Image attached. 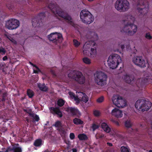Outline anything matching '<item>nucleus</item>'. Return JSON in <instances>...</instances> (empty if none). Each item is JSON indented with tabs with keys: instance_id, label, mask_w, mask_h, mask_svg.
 <instances>
[{
	"instance_id": "f257e3e1",
	"label": "nucleus",
	"mask_w": 152,
	"mask_h": 152,
	"mask_svg": "<svg viewBox=\"0 0 152 152\" xmlns=\"http://www.w3.org/2000/svg\"><path fill=\"white\" fill-rule=\"evenodd\" d=\"M48 8L56 16L60 17L66 21L68 23L73 26L74 23L71 16L67 13L63 11L56 3H50L48 5Z\"/></svg>"
},
{
	"instance_id": "f03ea898",
	"label": "nucleus",
	"mask_w": 152,
	"mask_h": 152,
	"mask_svg": "<svg viewBox=\"0 0 152 152\" xmlns=\"http://www.w3.org/2000/svg\"><path fill=\"white\" fill-rule=\"evenodd\" d=\"M129 21L124 27L121 29L122 32L127 33L129 35H132L137 31V27L136 25L133 24L135 20V18L132 15H129L127 16Z\"/></svg>"
},
{
	"instance_id": "7ed1b4c3",
	"label": "nucleus",
	"mask_w": 152,
	"mask_h": 152,
	"mask_svg": "<svg viewBox=\"0 0 152 152\" xmlns=\"http://www.w3.org/2000/svg\"><path fill=\"white\" fill-rule=\"evenodd\" d=\"M135 106L140 111H147L151 107L152 103L145 99H140L136 102Z\"/></svg>"
},
{
	"instance_id": "20e7f679",
	"label": "nucleus",
	"mask_w": 152,
	"mask_h": 152,
	"mask_svg": "<svg viewBox=\"0 0 152 152\" xmlns=\"http://www.w3.org/2000/svg\"><path fill=\"white\" fill-rule=\"evenodd\" d=\"M69 77L72 78L80 85L84 84L86 82V78L82 73L79 71H73L70 72L68 75Z\"/></svg>"
},
{
	"instance_id": "39448f33",
	"label": "nucleus",
	"mask_w": 152,
	"mask_h": 152,
	"mask_svg": "<svg viewBox=\"0 0 152 152\" xmlns=\"http://www.w3.org/2000/svg\"><path fill=\"white\" fill-rule=\"evenodd\" d=\"M94 80L98 85L103 86L107 84V75L102 71H97L94 74Z\"/></svg>"
},
{
	"instance_id": "423d86ee",
	"label": "nucleus",
	"mask_w": 152,
	"mask_h": 152,
	"mask_svg": "<svg viewBox=\"0 0 152 152\" xmlns=\"http://www.w3.org/2000/svg\"><path fill=\"white\" fill-rule=\"evenodd\" d=\"M121 61L120 56L116 54H112L109 57L108 64L110 68L114 69L116 68Z\"/></svg>"
},
{
	"instance_id": "0eeeda50",
	"label": "nucleus",
	"mask_w": 152,
	"mask_h": 152,
	"mask_svg": "<svg viewBox=\"0 0 152 152\" xmlns=\"http://www.w3.org/2000/svg\"><path fill=\"white\" fill-rule=\"evenodd\" d=\"M115 6L118 11L124 12L127 11L130 7L129 2L127 0H117Z\"/></svg>"
},
{
	"instance_id": "6e6552de",
	"label": "nucleus",
	"mask_w": 152,
	"mask_h": 152,
	"mask_svg": "<svg viewBox=\"0 0 152 152\" xmlns=\"http://www.w3.org/2000/svg\"><path fill=\"white\" fill-rule=\"evenodd\" d=\"M80 16L82 21L86 24H90L94 21V18L91 14L86 10L81 11Z\"/></svg>"
},
{
	"instance_id": "1a4fd4ad",
	"label": "nucleus",
	"mask_w": 152,
	"mask_h": 152,
	"mask_svg": "<svg viewBox=\"0 0 152 152\" xmlns=\"http://www.w3.org/2000/svg\"><path fill=\"white\" fill-rule=\"evenodd\" d=\"M83 47L85 48V50H87V49L91 48L90 56L92 58L96 56L97 54V46L95 42L92 41H88L85 43Z\"/></svg>"
},
{
	"instance_id": "9d476101",
	"label": "nucleus",
	"mask_w": 152,
	"mask_h": 152,
	"mask_svg": "<svg viewBox=\"0 0 152 152\" xmlns=\"http://www.w3.org/2000/svg\"><path fill=\"white\" fill-rule=\"evenodd\" d=\"M46 12H42L33 18L32 20L33 26L34 27H36L41 26L42 24V20L44 19L46 16Z\"/></svg>"
},
{
	"instance_id": "9b49d317",
	"label": "nucleus",
	"mask_w": 152,
	"mask_h": 152,
	"mask_svg": "<svg viewBox=\"0 0 152 152\" xmlns=\"http://www.w3.org/2000/svg\"><path fill=\"white\" fill-rule=\"evenodd\" d=\"M140 6L144 7H138L137 10L142 15H145L149 10V3L147 0H138L137 6Z\"/></svg>"
},
{
	"instance_id": "f8f14e48",
	"label": "nucleus",
	"mask_w": 152,
	"mask_h": 152,
	"mask_svg": "<svg viewBox=\"0 0 152 152\" xmlns=\"http://www.w3.org/2000/svg\"><path fill=\"white\" fill-rule=\"evenodd\" d=\"M112 100L113 103L118 107L123 108L126 104V100L119 95L114 96Z\"/></svg>"
},
{
	"instance_id": "ddd939ff",
	"label": "nucleus",
	"mask_w": 152,
	"mask_h": 152,
	"mask_svg": "<svg viewBox=\"0 0 152 152\" xmlns=\"http://www.w3.org/2000/svg\"><path fill=\"white\" fill-rule=\"evenodd\" d=\"M47 37L49 40L56 44L61 42L63 39L62 34L57 32L51 33Z\"/></svg>"
},
{
	"instance_id": "4468645a",
	"label": "nucleus",
	"mask_w": 152,
	"mask_h": 152,
	"mask_svg": "<svg viewBox=\"0 0 152 152\" xmlns=\"http://www.w3.org/2000/svg\"><path fill=\"white\" fill-rule=\"evenodd\" d=\"M20 25L19 21L17 19L12 18L7 20L6 23V27L9 29L13 30L18 28Z\"/></svg>"
},
{
	"instance_id": "2eb2a0df",
	"label": "nucleus",
	"mask_w": 152,
	"mask_h": 152,
	"mask_svg": "<svg viewBox=\"0 0 152 152\" xmlns=\"http://www.w3.org/2000/svg\"><path fill=\"white\" fill-rule=\"evenodd\" d=\"M133 62L136 65L141 67L146 66L145 62L141 56H137L134 57L132 60Z\"/></svg>"
},
{
	"instance_id": "dca6fc26",
	"label": "nucleus",
	"mask_w": 152,
	"mask_h": 152,
	"mask_svg": "<svg viewBox=\"0 0 152 152\" xmlns=\"http://www.w3.org/2000/svg\"><path fill=\"white\" fill-rule=\"evenodd\" d=\"M50 113L54 115H57L58 117L61 118L63 116L62 113L58 107H50L49 108Z\"/></svg>"
},
{
	"instance_id": "f3484780",
	"label": "nucleus",
	"mask_w": 152,
	"mask_h": 152,
	"mask_svg": "<svg viewBox=\"0 0 152 152\" xmlns=\"http://www.w3.org/2000/svg\"><path fill=\"white\" fill-rule=\"evenodd\" d=\"M66 110L68 112L70 111L73 115H75L78 117H79L81 115L80 113L77 108L68 107L66 108Z\"/></svg>"
},
{
	"instance_id": "a211bd4d",
	"label": "nucleus",
	"mask_w": 152,
	"mask_h": 152,
	"mask_svg": "<svg viewBox=\"0 0 152 152\" xmlns=\"http://www.w3.org/2000/svg\"><path fill=\"white\" fill-rule=\"evenodd\" d=\"M111 114L118 118H121L123 116L122 111L116 108L112 110Z\"/></svg>"
},
{
	"instance_id": "6ab92c4d",
	"label": "nucleus",
	"mask_w": 152,
	"mask_h": 152,
	"mask_svg": "<svg viewBox=\"0 0 152 152\" xmlns=\"http://www.w3.org/2000/svg\"><path fill=\"white\" fill-rule=\"evenodd\" d=\"M134 77L133 75H126L124 76L125 81L129 84H132L134 82Z\"/></svg>"
},
{
	"instance_id": "aec40b11",
	"label": "nucleus",
	"mask_w": 152,
	"mask_h": 152,
	"mask_svg": "<svg viewBox=\"0 0 152 152\" xmlns=\"http://www.w3.org/2000/svg\"><path fill=\"white\" fill-rule=\"evenodd\" d=\"M38 87L42 91L47 92L48 90V86H46L44 83L41 84L40 83H37Z\"/></svg>"
},
{
	"instance_id": "412c9836",
	"label": "nucleus",
	"mask_w": 152,
	"mask_h": 152,
	"mask_svg": "<svg viewBox=\"0 0 152 152\" xmlns=\"http://www.w3.org/2000/svg\"><path fill=\"white\" fill-rule=\"evenodd\" d=\"M101 127L103 130L106 132L109 133L111 131V128L105 122H102V123Z\"/></svg>"
},
{
	"instance_id": "4be33fe9",
	"label": "nucleus",
	"mask_w": 152,
	"mask_h": 152,
	"mask_svg": "<svg viewBox=\"0 0 152 152\" xmlns=\"http://www.w3.org/2000/svg\"><path fill=\"white\" fill-rule=\"evenodd\" d=\"M80 95L82 96V97H80L79 98L81 99H80L83 102L86 103L88 100V98L87 95L84 93L83 92H80Z\"/></svg>"
},
{
	"instance_id": "5701e85b",
	"label": "nucleus",
	"mask_w": 152,
	"mask_h": 152,
	"mask_svg": "<svg viewBox=\"0 0 152 152\" xmlns=\"http://www.w3.org/2000/svg\"><path fill=\"white\" fill-rule=\"evenodd\" d=\"M151 78H150V76L146 74L145 75L144 77V81H142V84L145 85L149 82V80Z\"/></svg>"
},
{
	"instance_id": "b1692460",
	"label": "nucleus",
	"mask_w": 152,
	"mask_h": 152,
	"mask_svg": "<svg viewBox=\"0 0 152 152\" xmlns=\"http://www.w3.org/2000/svg\"><path fill=\"white\" fill-rule=\"evenodd\" d=\"M42 140L40 139H38L35 140L34 145L36 147H40L42 145Z\"/></svg>"
},
{
	"instance_id": "393cba45",
	"label": "nucleus",
	"mask_w": 152,
	"mask_h": 152,
	"mask_svg": "<svg viewBox=\"0 0 152 152\" xmlns=\"http://www.w3.org/2000/svg\"><path fill=\"white\" fill-rule=\"evenodd\" d=\"M28 113L29 114V115L31 117L33 118V119L36 121L38 122L39 120V116L37 115H35L33 113L28 112Z\"/></svg>"
},
{
	"instance_id": "a878e982",
	"label": "nucleus",
	"mask_w": 152,
	"mask_h": 152,
	"mask_svg": "<svg viewBox=\"0 0 152 152\" xmlns=\"http://www.w3.org/2000/svg\"><path fill=\"white\" fill-rule=\"evenodd\" d=\"M7 95V91H5L1 95V98H0L1 101L2 102L3 104H4V102L6 99V97Z\"/></svg>"
},
{
	"instance_id": "bb28decb",
	"label": "nucleus",
	"mask_w": 152,
	"mask_h": 152,
	"mask_svg": "<svg viewBox=\"0 0 152 152\" xmlns=\"http://www.w3.org/2000/svg\"><path fill=\"white\" fill-rule=\"evenodd\" d=\"M73 122L76 125H81L83 123V121L77 118H75L73 120Z\"/></svg>"
},
{
	"instance_id": "cd10ccee",
	"label": "nucleus",
	"mask_w": 152,
	"mask_h": 152,
	"mask_svg": "<svg viewBox=\"0 0 152 152\" xmlns=\"http://www.w3.org/2000/svg\"><path fill=\"white\" fill-rule=\"evenodd\" d=\"M70 97L72 98H73L75 101L79 102L80 99L77 97L72 92H69L68 93Z\"/></svg>"
},
{
	"instance_id": "c85d7f7f",
	"label": "nucleus",
	"mask_w": 152,
	"mask_h": 152,
	"mask_svg": "<svg viewBox=\"0 0 152 152\" xmlns=\"http://www.w3.org/2000/svg\"><path fill=\"white\" fill-rule=\"evenodd\" d=\"M78 137L79 139L81 140H86L88 139V137L87 135L83 133L78 134Z\"/></svg>"
},
{
	"instance_id": "c756f323",
	"label": "nucleus",
	"mask_w": 152,
	"mask_h": 152,
	"mask_svg": "<svg viewBox=\"0 0 152 152\" xmlns=\"http://www.w3.org/2000/svg\"><path fill=\"white\" fill-rule=\"evenodd\" d=\"M124 125L126 128H129L132 126V124L130 120H127L125 122Z\"/></svg>"
},
{
	"instance_id": "7c9ffc66",
	"label": "nucleus",
	"mask_w": 152,
	"mask_h": 152,
	"mask_svg": "<svg viewBox=\"0 0 152 152\" xmlns=\"http://www.w3.org/2000/svg\"><path fill=\"white\" fill-rule=\"evenodd\" d=\"M65 103V101L63 99H59L57 101V105L60 107L63 106Z\"/></svg>"
},
{
	"instance_id": "2f4dec72",
	"label": "nucleus",
	"mask_w": 152,
	"mask_h": 152,
	"mask_svg": "<svg viewBox=\"0 0 152 152\" xmlns=\"http://www.w3.org/2000/svg\"><path fill=\"white\" fill-rule=\"evenodd\" d=\"M27 93L28 96L30 98H32L34 95L33 91L30 89H28L27 90Z\"/></svg>"
},
{
	"instance_id": "473e14b6",
	"label": "nucleus",
	"mask_w": 152,
	"mask_h": 152,
	"mask_svg": "<svg viewBox=\"0 0 152 152\" xmlns=\"http://www.w3.org/2000/svg\"><path fill=\"white\" fill-rule=\"evenodd\" d=\"M99 127V125L96 124L95 123H93L91 126V129H92L93 131H94L96 129H98Z\"/></svg>"
},
{
	"instance_id": "72a5a7b5",
	"label": "nucleus",
	"mask_w": 152,
	"mask_h": 152,
	"mask_svg": "<svg viewBox=\"0 0 152 152\" xmlns=\"http://www.w3.org/2000/svg\"><path fill=\"white\" fill-rule=\"evenodd\" d=\"M4 35L12 42L14 44H17V42L15 40V39L12 37L10 36L7 35L6 34H5Z\"/></svg>"
},
{
	"instance_id": "f704fd0d",
	"label": "nucleus",
	"mask_w": 152,
	"mask_h": 152,
	"mask_svg": "<svg viewBox=\"0 0 152 152\" xmlns=\"http://www.w3.org/2000/svg\"><path fill=\"white\" fill-rule=\"evenodd\" d=\"M55 127L58 128H62V125L61 121H58L55 122L54 125Z\"/></svg>"
},
{
	"instance_id": "c9c22d12",
	"label": "nucleus",
	"mask_w": 152,
	"mask_h": 152,
	"mask_svg": "<svg viewBox=\"0 0 152 152\" xmlns=\"http://www.w3.org/2000/svg\"><path fill=\"white\" fill-rule=\"evenodd\" d=\"M58 131L62 137L65 136L66 132L64 129L62 128H60L58 129Z\"/></svg>"
},
{
	"instance_id": "e433bc0d",
	"label": "nucleus",
	"mask_w": 152,
	"mask_h": 152,
	"mask_svg": "<svg viewBox=\"0 0 152 152\" xmlns=\"http://www.w3.org/2000/svg\"><path fill=\"white\" fill-rule=\"evenodd\" d=\"M83 62L85 64H89L91 63V60L88 58L86 57L83 59Z\"/></svg>"
},
{
	"instance_id": "4c0bfd02",
	"label": "nucleus",
	"mask_w": 152,
	"mask_h": 152,
	"mask_svg": "<svg viewBox=\"0 0 152 152\" xmlns=\"http://www.w3.org/2000/svg\"><path fill=\"white\" fill-rule=\"evenodd\" d=\"M121 152H129L130 150L125 146H122L120 148Z\"/></svg>"
},
{
	"instance_id": "58836bf2",
	"label": "nucleus",
	"mask_w": 152,
	"mask_h": 152,
	"mask_svg": "<svg viewBox=\"0 0 152 152\" xmlns=\"http://www.w3.org/2000/svg\"><path fill=\"white\" fill-rule=\"evenodd\" d=\"M73 43L74 45L76 47H78L80 44V43L78 41L75 39L73 40Z\"/></svg>"
},
{
	"instance_id": "ea45409f",
	"label": "nucleus",
	"mask_w": 152,
	"mask_h": 152,
	"mask_svg": "<svg viewBox=\"0 0 152 152\" xmlns=\"http://www.w3.org/2000/svg\"><path fill=\"white\" fill-rule=\"evenodd\" d=\"M13 152H22L21 148L19 147H14Z\"/></svg>"
},
{
	"instance_id": "a19ab883",
	"label": "nucleus",
	"mask_w": 152,
	"mask_h": 152,
	"mask_svg": "<svg viewBox=\"0 0 152 152\" xmlns=\"http://www.w3.org/2000/svg\"><path fill=\"white\" fill-rule=\"evenodd\" d=\"M94 114L95 116L98 117L100 115V113L98 110H95L94 111Z\"/></svg>"
},
{
	"instance_id": "79ce46f5",
	"label": "nucleus",
	"mask_w": 152,
	"mask_h": 152,
	"mask_svg": "<svg viewBox=\"0 0 152 152\" xmlns=\"http://www.w3.org/2000/svg\"><path fill=\"white\" fill-rule=\"evenodd\" d=\"M145 37L148 39H151L152 38V37L151 35L149 33H146Z\"/></svg>"
},
{
	"instance_id": "37998d69",
	"label": "nucleus",
	"mask_w": 152,
	"mask_h": 152,
	"mask_svg": "<svg viewBox=\"0 0 152 152\" xmlns=\"http://www.w3.org/2000/svg\"><path fill=\"white\" fill-rule=\"evenodd\" d=\"M7 6L9 10H12L14 7V6L12 4L8 3Z\"/></svg>"
},
{
	"instance_id": "c03bdc74",
	"label": "nucleus",
	"mask_w": 152,
	"mask_h": 152,
	"mask_svg": "<svg viewBox=\"0 0 152 152\" xmlns=\"http://www.w3.org/2000/svg\"><path fill=\"white\" fill-rule=\"evenodd\" d=\"M103 100L104 97L103 96H102L98 98L97 99L96 101L97 102L99 103H101L103 101Z\"/></svg>"
},
{
	"instance_id": "a18cd8bd",
	"label": "nucleus",
	"mask_w": 152,
	"mask_h": 152,
	"mask_svg": "<svg viewBox=\"0 0 152 152\" xmlns=\"http://www.w3.org/2000/svg\"><path fill=\"white\" fill-rule=\"evenodd\" d=\"M6 51L5 49L2 47H0V53H3L4 54H5Z\"/></svg>"
},
{
	"instance_id": "49530a36",
	"label": "nucleus",
	"mask_w": 152,
	"mask_h": 152,
	"mask_svg": "<svg viewBox=\"0 0 152 152\" xmlns=\"http://www.w3.org/2000/svg\"><path fill=\"white\" fill-rule=\"evenodd\" d=\"M14 147H9L7 148V149L6 150V152H9L10 151H14Z\"/></svg>"
},
{
	"instance_id": "de8ad7c7",
	"label": "nucleus",
	"mask_w": 152,
	"mask_h": 152,
	"mask_svg": "<svg viewBox=\"0 0 152 152\" xmlns=\"http://www.w3.org/2000/svg\"><path fill=\"white\" fill-rule=\"evenodd\" d=\"M69 137L70 139L72 140L74 139L75 138V135L73 133H71L69 135Z\"/></svg>"
},
{
	"instance_id": "09e8293b",
	"label": "nucleus",
	"mask_w": 152,
	"mask_h": 152,
	"mask_svg": "<svg viewBox=\"0 0 152 152\" xmlns=\"http://www.w3.org/2000/svg\"><path fill=\"white\" fill-rule=\"evenodd\" d=\"M29 63L30 65H32L33 67H35L37 69L39 70V68L37 66L34 64L33 63H32L31 62H29Z\"/></svg>"
},
{
	"instance_id": "8fccbe9b",
	"label": "nucleus",
	"mask_w": 152,
	"mask_h": 152,
	"mask_svg": "<svg viewBox=\"0 0 152 152\" xmlns=\"http://www.w3.org/2000/svg\"><path fill=\"white\" fill-rule=\"evenodd\" d=\"M4 67V65L3 64H2V63H0V70L2 69V71L4 72V69H3Z\"/></svg>"
},
{
	"instance_id": "3c124183",
	"label": "nucleus",
	"mask_w": 152,
	"mask_h": 152,
	"mask_svg": "<svg viewBox=\"0 0 152 152\" xmlns=\"http://www.w3.org/2000/svg\"><path fill=\"white\" fill-rule=\"evenodd\" d=\"M8 59L7 57V56H4L2 58L3 60L4 61L7 60Z\"/></svg>"
},
{
	"instance_id": "603ef678",
	"label": "nucleus",
	"mask_w": 152,
	"mask_h": 152,
	"mask_svg": "<svg viewBox=\"0 0 152 152\" xmlns=\"http://www.w3.org/2000/svg\"><path fill=\"white\" fill-rule=\"evenodd\" d=\"M40 72V70L39 69V70H37H37H34V72L35 73H36V74H37V73H38V72Z\"/></svg>"
},
{
	"instance_id": "864d4df0",
	"label": "nucleus",
	"mask_w": 152,
	"mask_h": 152,
	"mask_svg": "<svg viewBox=\"0 0 152 152\" xmlns=\"http://www.w3.org/2000/svg\"><path fill=\"white\" fill-rule=\"evenodd\" d=\"M107 144L108 146H112L113 145L110 142H107Z\"/></svg>"
},
{
	"instance_id": "5fc2aeb1",
	"label": "nucleus",
	"mask_w": 152,
	"mask_h": 152,
	"mask_svg": "<svg viewBox=\"0 0 152 152\" xmlns=\"http://www.w3.org/2000/svg\"><path fill=\"white\" fill-rule=\"evenodd\" d=\"M72 152H77V150L76 148H73L72 150Z\"/></svg>"
},
{
	"instance_id": "6e6d98bb",
	"label": "nucleus",
	"mask_w": 152,
	"mask_h": 152,
	"mask_svg": "<svg viewBox=\"0 0 152 152\" xmlns=\"http://www.w3.org/2000/svg\"><path fill=\"white\" fill-rule=\"evenodd\" d=\"M121 48L123 50L125 48V46L124 45H122L121 46Z\"/></svg>"
},
{
	"instance_id": "4d7b16f0",
	"label": "nucleus",
	"mask_w": 152,
	"mask_h": 152,
	"mask_svg": "<svg viewBox=\"0 0 152 152\" xmlns=\"http://www.w3.org/2000/svg\"><path fill=\"white\" fill-rule=\"evenodd\" d=\"M36 1H44L45 0H35Z\"/></svg>"
},
{
	"instance_id": "13d9d810",
	"label": "nucleus",
	"mask_w": 152,
	"mask_h": 152,
	"mask_svg": "<svg viewBox=\"0 0 152 152\" xmlns=\"http://www.w3.org/2000/svg\"><path fill=\"white\" fill-rule=\"evenodd\" d=\"M24 0L25 1H26V2L27 1L29 4H30V3H29V0Z\"/></svg>"
},
{
	"instance_id": "bf43d9fd",
	"label": "nucleus",
	"mask_w": 152,
	"mask_h": 152,
	"mask_svg": "<svg viewBox=\"0 0 152 152\" xmlns=\"http://www.w3.org/2000/svg\"><path fill=\"white\" fill-rule=\"evenodd\" d=\"M44 152H50V151L48 149L45 150Z\"/></svg>"
},
{
	"instance_id": "052dcab7",
	"label": "nucleus",
	"mask_w": 152,
	"mask_h": 152,
	"mask_svg": "<svg viewBox=\"0 0 152 152\" xmlns=\"http://www.w3.org/2000/svg\"><path fill=\"white\" fill-rule=\"evenodd\" d=\"M2 93V91L1 90H0V94H1Z\"/></svg>"
},
{
	"instance_id": "680f3d73",
	"label": "nucleus",
	"mask_w": 152,
	"mask_h": 152,
	"mask_svg": "<svg viewBox=\"0 0 152 152\" xmlns=\"http://www.w3.org/2000/svg\"><path fill=\"white\" fill-rule=\"evenodd\" d=\"M89 1H93L94 0H88Z\"/></svg>"
},
{
	"instance_id": "e2e57ef3",
	"label": "nucleus",
	"mask_w": 152,
	"mask_h": 152,
	"mask_svg": "<svg viewBox=\"0 0 152 152\" xmlns=\"http://www.w3.org/2000/svg\"><path fill=\"white\" fill-rule=\"evenodd\" d=\"M148 152H152V150H150Z\"/></svg>"
},
{
	"instance_id": "0e129e2a",
	"label": "nucleus",
	"mask_w": 152,
	"mask_h": 152,
	"mask_svg": "<svg viewBox=\"0 0 152 152\" xmlns=\"http://www.w3.org/2000/svg\"><path fill=\"white\" fill-rule=\"evenodd\" d=\"M116 124H117V125H119V123L118 122H116Z\"/></svg>"
},
{
	"instance_id": "69168bd1",
	"label": "nucleus",
	"mask_w": 152,
	"mask_h": 152,
	"mask_svg": "<svg viewBox=\"0 0 152 152\" xmlns=\"http://www.w3.org/2000/svg\"><path fill=\"white\" fill-rule=\"evenodd\" d=\"M24 111H26V110H24Z\"/></svg>"
}]
</instances>
